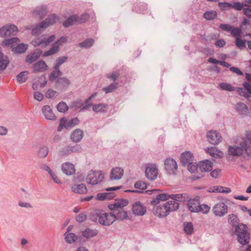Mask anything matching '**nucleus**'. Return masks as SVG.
<instances>
[{"instance_id": "obj_18", "label": "nucleus", "mask_w": 251, "mask_h": 251, "mask_svg": "<svg viewBox=\"0 0 251 251\" xmlns=\"http://www.w3.org/2000/svg\"><path fill=\"white\" fill-rule=\"evenodd\" d=\"M200 203L199 200L198 198L189 200L187 203L189 210L191 212H200Z\"/></svg>"}, {"instance_id": "obj_26", "label": "nucleus", "mask_w": 251, "mask_h": 251, "mask_svg": "<svg viewBox=\"0 0 251 251\" xmlns=\"http://www.w3.org/2000/svg\"><path fill=\"white\" fill-rule=\"evenodd\" d=\"M48 12V11L46 7L41 6L37 7L36 9L33 11L32 14L35 17L42 18L47 14Z\"/></svg>"}, {"instance_id": "obj_28", "label": "nucleus", "mask_w": 251, "mask_h": 251, "mask_svg": "<svg viewBox=\"0 0 251 251\" xmlns=\"http://www.w3.org/2000/svg\"><path fill=\"white\" fill-rule=\"evenodd\" d=\"M208 191L210 193H229L231 192L229 188L224 187L221 186H215L212 187H210Z\"/></svg>"}, {"instance_id": "obj_40", "label": "nucleus", "mask_w": 251, "mask_h": 251, "mask_svg": "<svg viewBox=\"0 0 251 251\" xmlns=\"http://www.w3.org/2000/svg\"><path fill=\"white\" fill-rule=\"evenodd\" d=\"M28 72L27 71H24L20 73L17 76V80L20 83H24L27 79Z\"/></svg>"}, {"instance_id": "obj_16", "label": "nucleus", "mask_w": 251, "mask_h": 251, "mask_svg": "<svg viewBox=\"0 0 251 251\" xmlns=\"http://www.w3.org/2000/svg\"><path fill=\"white\" fill-rule=\"evenodd\" d=\"M124 170L120 167L113 168L110 174V178L111 180H118L122 178L124 176Z\"/></svg>"}, {"instance_id": "obj_62", "label": "nucleus", "mask_w": 251, "mask_h": 251, "mask_svg": "<svg viewBox=\"0 0 251 251\" xmlns=\"http://www.w3.org/2000/svg\"><path fill=\"white\" fill-rule=\"evenodd\" d=\"M236 46L239 49H242L245 47V41L242 40L240 37L236 39Z\"/></svg>"}, {"instance_id": "obj_13", "label": "nucleus", "mask_w": 251, "mask_h": 251, "mask_svg": "<svg viewBox=\"0 0 251 251\" xmlns=\"http://www.w3.org/2000/svg\"><path fill=\"white\" fill-rule=\"evenodd\" d=\"M128 201L124 199L117 200L115 201L114 203L109 204L108 208L113 211L122 210L123 207L127 205Z\"/></svg>"}, {"instance_id": "obj_39", "label": "nucleus", "mask_w": 251, "mask_h": 251, "mask_svg": "<svg viewBox=\"0 0 251 251\" xmlns=\"http://www.w3.org/2000/svg\"><path fill=\"white\" fill-rule=\"evenodd\" d=\"M49 153V149L47 146H41L38 150V156L41 158L46 157Z\"/></svg>"}, {"instance_id": "obj_24", "label": "nucleus", "mask_w": 251, "mask_h": 251, "mask_svg": "<svg viewBox=\"0 0 251 251\" xmlns=\"http://www.w3.org/2000/svg\"><path fill=\"white\" fill-rule=\"evenodd\" d=\"M212 165L211 161L206 160L200 162L199 164V167L201 172H209L212 170L213 167Z\"/></svg>"}, {"instance_id": "obj_33", "label": "nucleus", "mask_w": 251, "mask_h": 251, "mask_svg": "<svg viewBox=\"0 0 251 251\" xmlns=\"http://www.w3.org/2000/svg\"><path fill=\"white\" fill-rule=\"evenodd\" d=\"M113 213L115 214L116 220H124L128 217L127 212L123 209L113 211Z\"/></svg>"}, {"instance_id": "obj_36", "label": "nucleus", "mask_w": 251, "mask_h": 251, "mask_svg": "<svg viewBox=\"0 0 251 251\" xmlns=\"http://www.w3.org/2000/svg\"><path fill=\"white\" fill-rule=\"evenodd\" d=\"M27 47L28 45L27 44L22 43L13 48L12 50L16 53H23L26 51Z\"/></svg>"}, {"instance_id": "obj_12", "label": "nucleus", "mask_w": 251, "mask_h": 251, "mask_svg": "<svg viewBox=\"0 0 251 251\" xmlns=\"http://www.w3.org/2000/svg\"><path fill=\"white\" fill-rule=\"evenodd\" d=\"M82 148L79 145L68 146L63 148L60 151L59 153L61 156H65L70 154L72 153H78L81 152Z\"/></svg>"}, {"instance_id": "obj_58", "label": "nucleus", "mask_w": 251, "mask_h": 251, "mask_svg": "<svg viewBox=\"0 0 251 251\" xmlns=\"http://www.w3.org/2000/svg\"><path fill=\"white\" fill-rule=\"evenodd\" d=\"M244 6H245L244 2L242 3L236 2H234L233 4H231V8L238 11H240L242 9H243Z\"/></svg>"}, {"instance_id": "obj_21", "label": "nucleus", "mask_w": 251, "mask_h": 251, "mask_svg": "<svg viewBox=\"0 0 251 251\" xmlns=\"http://www.w3.org/2000/svg\"><path fill=\"white\" fill-rule=\"evenodd\" d=\"M42 112L45 118L49 120H55L56 116L49 105H45L42 108Z\"/></svg>"}, {"instance_id": "obj_20", "label": "nucleus", "mask_w": 251, "mask_h": 251, "mask_svg": "<svg viewBox=\"0 0 251 251\" xmlns=\"http://www.w3.org/2000/svg\"><path fill=\"white\" fill-rule=\"evenodd\" d=\"M83 136L84 133L83 131L77 128L72 132L70 136V138L73 142L78 143L81 140Z\"/></svg>"}, {"instance_id": "obj_27", "label": "nucleus", "mask_w": 251, "mask_h": 251, "mask_svg": "<svg viewBox=\"0 0 251 251\" xmlns=\"http://www.w3.org/2000/svg\"><path fill=\"white\" fill-rule=\"evenodd\" d=\"M98 232V230L96 229L87 228L82 231V235L85 238L90 239L96 236Z\"/></svg>"}, {"instance_id": "obj_4", "label": "nucleus", "mask_w": 251, "mask_h": 251, "mask_svg": "<svg viewBox=\"0 0 251 251\" xmlns=\"http://www.w3.org/2000/svg\"><path fill=\"white\" fill-rule=\"evenodd\" d=\"M58 20V17L55 14L50 15L48 18L39 25H36L32 29V34L36 35L40 33L43 29L46 28L49 26L55 23Z\"/></svg>"}, {"instance_id": "obj_37", "label": "nucleus", "mask_w": 251, "mask_h": 251, "mask_svg": "<svg viewBox=\"0 0 251 251\" xmlns=\"http://www.w3.org/2000/svg\"><path fill=\"white\" fill-rule=\"evenodd\" d=\"M77 15H73L69 17L64 23L63 25L68 27L77 22Z\"/></svg>"}, {"instance_id": "obj_31", "label": "nucleus", "mask_w": 251, "mask_h": 251, "mask_svg": "<svg viewBox=\"0 0 251 251\" xmlns=\"http://www.w3.org/2000/svg\"><path fill=\"white\" fill-rule=\"evenodd\" d=\"M115 197L113 193H98L97 195L96 199L100 201L108 200L113 199Z\"/></svg>"}, {"instance_id": "obj_34", "label": "nucleus", "mask_w": 251, "mask_h": 251, "mask_svg": "<svg viewBox=\"0 0 251 251\" xmlns=\"http://www.w3.org/2000/svg\"><path fill=\"white\" fill-rule=\"evenodd\" d=\"M64 236L66 242L69 244L74 243L78 239L77 236L71 232H66L64 234Z\"/></svg>"}, {"instance_id": "obj_41", "label": "nucleus", "mask_w": 251, "mask_h": 251, "mask_svg": "<svg viewBox=\"0 0 251 251\" xmlns=\"http://www.w3.org/2000/svg\"><path fill=\"white\" fill-rule=\"evenodd\" d=\"M217 12L214 10L206 11L203 14V17L207 20H212L217 16Z\"/></svg>"}, {"instance_id": "obj_48", "label": "nucleus", "mask_w": 251, "mask_h": 251, "mask_svg": "<svg viewBox=\"0 0 251 251\" xmlns=\"http://www.w3.org/2000/svg\"><path fill=\"white\" fill-rule=\"evenodd\" d=\"M94 42V41L93 39L90 38L79 43V45L81 48H89L93 45Z\"/></svg>"}, {"instance_id": "obj_8", "label": "nucleus", "mask_w": 251, "mask_h": 251, "mask_svg": "<svg viewBox=\"0 0 251 251\" xmlns=\"http://www.w3.org/2000/svg\"><path fill=\"white\" fill-rule=\"evenodd\" d=\"M212 211L215 216L222 217L227 213L228 207L225 203L220 201L213 206Z\"/></svg>"}, {"instance_id": "obj_60", "label": "nucleus", "mask_w": 251, "mask_h": 251, "mask_svg": "<svg viewBox=\"0 0 251 251\" xmlns=\"http://www.w3.org/2000/svg\"><path fill=\"white\" fill-rule=\"evenodd\" d=\"M134 187L136 189L143 190L147 188V184L143 181H138L135 183Z\"/></svg>"}, {"instance_id": "obj_55", "label": "nucleus", "mask_w": 251, "mask_h": 251, "mask_svg": "<svg viewBox=\"0 0 251 251\" xmlns=\"http://www.w3.org/2000/svg\"><path fill=\"white\" fill-rule=\"evenodd\" d=\"M170 198L178 201H182L184 200V197L183 194H171L170 195Z\"/></svg>"}, {"instance_id": "obj_35", "label": "nucleus", "mask_w": 251, "mask_h": 251, "mask_svg": "<svg viewBox=\"0 0 251 251\" xmlns=\"http://www.w3.org/2000/svg\"><path fill=\"white\" fill-rule=\"evenodd\" d=\"M235 109L238 112L243 115L246 114L248 110L246 105L242 102L237 103Z\"/></svg>"}, {"instance_id": "obj_64", "label": "nucleus", "mask_w": 251, "mask_h": 251, "mask_svg": "<svg viewBox=\"0 0 251 251\" xmlns=\"http://www.w3.org/2000/svg\"><path fill=\"white\" fill-rule=\"evenodd\" d=\"M200 212H201L203 214H207L210 209V207L206 204H200Z\"/></svg>"}, {"instance_id": "obj_9", "label": "nucleus", "mask_w": 251, "mask_h": 251, "mask_svg": "<svg viewBox=\"0 0 251 251\" xmlns=\"http://www.w3.org/2000/svg\"><path fill=\"white\" fill-rule=\"evenodd\" d=\"M18 31V27L13 24L6 25L0 28V36L4 37L15 35Z\"/></svg>"}, {"instance_id": "obj_15", "label": "nucleus", "mask_w": 251, "mask_h": 251, "mask_svg": "<svg viewBox=\"0 0 251 251\" xmlns=\"http://www.w3.org/2000/svg\"><path fill=\"white\" fill-rule=\"evenodd\" d=\"M133 213L138 216H143L146 212V207L140 202L137 201L132 204Z\"/></svg>"}, {"instance_id": "obj_52", "label": "nucleus", "mask_w": 251, "mask_h": 251, "mask_svg": "<svg viewBox=\"0 0 251 251\" xmlns=\"http://www.w3.org/2000/svg\"><path fill=\"white\" fill-rule=\"evenodd\" d=\"M90 18V16L88 14L85 13L82 14L80 16H77V22L79 24L85 23Z\"/></svg>"}, {"instance_id": "obj_51", "label": "nucleus", "mask_w": 251, "mask_h": 251, "mask_svg": "<svg viewBox=\"0 0 251 251\" xmlns=\"http://www.w3.org/2000/svg\"><path fill=\"white\" fill-rule=\"evenodd\" d=\"M57 109L58 111L64 113L68 110V107L65 102L62 101L58 103Z\"/></svg>"}, {"instance_id": "obj_57", "label": "nucleus", "mask_w": 251, "mask_h": 251, "mask_svg": "<svg viewBox=\"0 0 251 251\" xmlns=\"http://www.w3.org/2000/svg\"><path fill=\"white\" fill-rule=\"evenodd\" d=\"M57 82L58 84L63 86H68L70 83L69 80L65 77L58 78L57 80Z\"/></svg>"}, {"instance_id": "obj_56", "label": "nucleus", "mask_w": 251, "mask_h": 251, "mask_svg": "<svg viewBox=\"0 0 251 251\" xmlns=\"http://www.w3.org/2000/svg\"><path fill=\"white\" fill-rule=\"evenodd\" d=\"M68 57L67 56H61L59 58H58L56 60V64L55 65L54 67H55L56 69L59 68V67L64 62H66L67 60Z\"/></svg>"}, {"instance_id": "obj_32", "label": "nucleus", "mask_w": 251, "mask_h": 251, "mask_svg": "<svg viewBox=\"0 0 251 251\" xmlns=\"http://www.w3.org/2000/svg\"><path fill=\"white\" fill-rule=\"evenodd\" d=\"M170 198V195L166 193L160 194L157 195L156 199L151 201V203L152 205L158 203L160 201H166Z\"/></svg>"}, {"instance_id": "obj_59", "label": "nucleus", "mask_w": 251, "mask_h": 251, "mask_svg": "<svg viewBox=\"0 0 251 251\" xmlns=\"http://www.w3.org/2000/svg\"><path fill=\"white\" fill-rule=\"evenodd\" d=\"M247 142V147H251V131H247L246 133V138L243 139L242 142Z\"/></svg>"}, {"instance_id": "obj_17", "label": "nucleus", "mask_w": 251, "mask_h": 251, "mask_svg": "<svg viewBox=\"0 0 251 251\" xmlns=\"http://www.w3.org/2000/svg\"><path fill=\"white\" fill-rule=\"evenodd\" d=\"M158 174V170L154 166L148 167L145 171L146 176L151 180H155L157 178Z\"/></svg>"}, {"instance_id": "obj_47", "label": "nucleus", "mask_w": 251, "mask_h": 251, "mask_svg": "<svg viewBox=\"0 0 251 251\" xmlns=\"http://www.w3.org/2000/svg\"><path fill=\"white\" fill-rule=\"evenodd\" d=\"M9 63V61L7 57H2L0 59V71L4 70L8 64Z\"/></svg>"}, {"instance_id": "obj_38", "label": "nucleus", "mask_w": 251, "mask_h": 251, "mask_svg": "<svg viewBox=\"0 0 251 251\" xmlns=\"http://www.w3.org/2000/svg\"><path fill=\"white\" fill-rule=\"evenodd\" d=\"M205 150L207 153H209L212 157H220L221 156V152L215 147L207 148Z\"/></svg>"}, {"instance_id": "obj_42", "label": "nucleus", "mask_w": 251, "mask_h": 251, "mask_svg": "<svg viewBox=\"0 0 251 251\" xmlns=\"http://www.w3.org/2000/svg\"><path fill=\"white\" fill-rule=\"evenodd\" d=\"M54 70L50 74L49 76V79L51 81L55 80L62 75V73L59 68L56 69L55 67H54Z\"/></svg>"}, {"instance_id": "obj_43", "label": "nucleus", "mask_w": 251, "mask_h": 251, "mask_svg": "<svg viewBox=\"0 0 251 251\" xmlns=\"http://www.w3.org/2000/svg\"><path fill=\"white\" fill-rule=\"evenodd\" d=\"M228 223L233 226H236L238 224V218L235 214H230L228 215Z\"/></svg>"}, {"instance_id": "obj_19", "label": "nucleus", "mask_w": 251, "mask_h": 251, "mask_svg": "<svg viewBox=\"0 0 251 251\" xmlns=\"http://www.w3.org/2000/svg\"><path fill=\"white\" fill-rule=\"evenodd\" d=\"M62 170L67 175L70 176L75 172V166L70 162H65L62 165Z\"/></svg>"}, {"instance_id": "obj_2", "label": "nucleus", "mask_w": 251, "mask_h": 251, "mask_svg": "<svg viewBox=\"0 0 251 251\" xmlns=\"http://www.w3.org/2000/svg\"><path fill=\"white\" fill-rule=\"evenodd\" d=\"M240 146H229L228 147L229 154L233 156H251V147H247V142H241Z\"/></svg>"}, {"instance_id": "obj_25", "label": "nucleus", "mask_w": 251, "mask_h": 251, "mask_svg": "<svg viewBox=\"0 0 251 251\" xmlns=\"http://www.w3.org/2000/svg\"><path fill=\"white\" fill-rule=\"evenodd\" d=\"M181 161L184 165L193 162V155L192 153L190 151H185L182 153Z\"/></svg>"}, {"instance_id": "obj_6", "label": "nucleus", "mask_w": 251, "mask_h": 251, "mask_svg": "<svg viewBox=\"0 0 251 251\" xmlns=\"http://www.w3.org/2000/svg\"><path fill=\"white\" fill-rule=\"evenodd\" d=\"M55 39L54 35L48 36L46 35H43L33 39L31 44L34 47H41L45 48L53 42Z\"/></svg>"}, {"instance_id": "obj_61", "label": "nucleus", "mask_w": 251, "mask_h": 251, "mask_svg": "<svg viewBox=\"0 0 251 251\" xmlns=\"http://www.w3.org/2000/svg\"><path fill=\"white\" fill-rule=\"evenodd\" d=\"M187 166L188 170L191 173H194L198 169V166L195 163H190L186 165Z\"/></svg>"}, {"instance_id": "obj_50", "label": "nucleus", "mask_w": 251, "mask_h": 251, "mask_svg": "<svg viewBox=\"0 0 251 251\" xmlns=\"http://www.w3.org/2000/svg\"><path fill=\"white\" fill-rule=\"evenodd\" d=\"M117 86L118 83L117 82L113 83L108 87L103 88L102 90L107 94L114 91L117 88Z\"/></svg>"}, {"instance_id": "obj_46", "label": "nucleus", "mask_w": 251, "mask_h": 251, "mask_svg": "<svg viewBox=\"0 0 251 251\" xmlns=\"http://www.w3.org/2000/svg\"><path fill=\"white\" fill-rule=\"evenodd\" d=\"M184 232L187 234H191L193 232L194 227L192 223H187L184 225Z\"/></svg>"}, {"instance_id": "obj_22", "label": "nucleus", "mask_w": 251, "mask_h": 251, "mask_svg": "<svg viewBox=\"0 0 251 251\" xmlns=\"http://www.w3.org/2000/svg\"><path fill=\"white\" fill-rule=\"evenodd\" d=\"M42 51L40 50H36L33 52L29 53L26 57V61L28 63H31L40 57Z\"/></svg>"}, {"instance_id": "obj_1", "label": "nucleus", "mask_w": 251, "mask_h": 251, "mask_svg": "<svg viewBox=\"0 0 251 251\" xmlns=\"http://www.w3.org/2000/svg\"><path fill=\"white\" fill-rule=\"evenodd\" d=\"M179 204L174 201H170L165 202L163 205H160L154 209V214L159 217L167 216L170 212L176 210Z\"/></svg>"}, {"instance_id": "obj_7", "label": "nucleus", "mask_w": 251, "mask_h": 251, "mask_svg": "<svg viewBox=\"0 0 251 251\" xmlns=\"http://www.w3.org/2000/svg\"><path fill=\"white\" fill-rule=\"evenodd\" d=\"M103 178V175L101 171H90L87 175L86 181L89 184L96 185L101 182Z\"/></svg>"}, {"instance_id": "obj_45", "label": "nucleus", "mask_w": 251, "mask_h": 251, "mask_svg": "<svg viewBox=\"0 0 251 251\" xmlns=\"http://www.w3.org/2000/svg\"><path fill=\"white\" fill-rule=\"evenodd\" d=\"M242 33V31L240 28L234 27L233 26L230 32L231 35L233 37H235L236 39L240 37Z\"/></svg>"}, {"instance_id": "obj_44", "label": "nucleus", "mask_w": 251, "mask_h": 251, "mask_svg": "<svg viewBox=\"0 0 251 251\" xmlns=\"http://www.w3.org/2000/svg\"><path fill=\"white\" fill-rule=\"evenodd\" d=\"M69 121L65 118L61 119L60 121V124L58 127V131H60L63 128L69 127Z\"/></svg>"}, {"instance_id": "obj_11", "label": "nucleus", "mask_w": 251, "mask_h": 251, "mask_svg": "<svg viewBox=\"0 0 251 251\" xmlns=\"http://www.w3.org/2000/svg\"><path fill=\"white\" fill-rule=\"evenodd\" d=\"M165 170L170 175L175 174L177 170L176 161L172 158H167L164 162Z\"/></svg>"}, {"instance_id": "obj_29", "label": "nucleus", "mask_w": 251, "mask_h": 251, "mask_svg": "<svg viewBox=\"0 0 251 251\" xmlns=\"http://www.w3.org/2000/svg\"><path fill=\"white\" fill-rule=\"evenodd\" d=\"M108 105L104 103H99L92 105V110L96 113L106 112L108 110Z\"/></svg>"}, {"instance_id": "obj_49", "label": "nucleus", "mask_w": 251, "mask_h": 251, "mask_svg": "<svg viewBox=\"0 0 251 251\" xmlns=\"http://www.w3.org/2000/svg\"><path fill=\"white\" fill-rule=\"evenodd\" d=\"M220 88L223 90L227 91H233L234 88L229 84L227 83H221L219 84Z\"/></svg>"}, {"instance_id": "obj_63", "label": "nucleus", "mask_w": 251, "mask_h": 251, "mask_svg": "<svg viewBox=\"0 0 251 251\" xmlns=\"http://www.w3.org/2000/svg\"><path fill=\"white\" fill-rule=\"evenodd\" d=\"M218 5L222 10L231 8V4L226 2H220L218 3Z\"/></svg>"}, {"instance_id": "obj_54", "label": "nucleus", "mask_w": 251, "mask_h": 251, "mask_svg": "<svg viewBox=\"0 0 251 251\" xmlns=\"http://www.w3.org/2000/svg\"><path fill=\"white\" fill-rule=\"evenodd\" d=\"M19 41V40L18 38L14 37L6 39L3 41L2 43L5 45H12Z\"/></svg>"}, {"instance_id": "obj_5", "label": "nucleus", "mask_w": 251, "mask_h": 251, "mask_svg": "<svg viewBox=\"0 0 251 251\" xmlns=\"http://www.w3.org/2000/svg\"><path fill=\"white\" fill-rule=\"evenodd\" d=\"M94 214L99 217V223L103 226H109L116 220L115 214L113 213H106L97 210L95 211Z\"/></svg>"}, {"instance_id": "obj_3", "label": "nucleus", "mask_w": 251, "mask_h": 251, "mask_svg": "<svg viewBox=\"0 0 251 251\" xmlns=\"http://www.w3.org/2000/svg\"><path fill=\"white\" fill-rule=\"evenodd\" d=\"M235 234L237 236L238 241L242 245L248 244L250 240V234L248 232L247 226L244 224H240L235 229Z\"/></svg>"}, {"instance_id": "obj_14", "label": "nucleus", "mask_w": 251, "mask_h": 251, "mask_svg": "<svg viewBox=\"0 0 251 251\" xmlns=\"http://www.w3.org/2000/svg\"><path fill=\"white\" fill-rule=\"evenodd\" d=\"M207 138L208 142L213 145L218 144L221 141V136L216 131L211 130L207 134Z\"/></svg>"}, {"instance_id": "obj_53", "label": "nucleus", "mask_w": 251, "mask_h": 251, "mask_svg": "<svg viewBox=\"0 0 251 251\" xmlns=\"http://www.w3.org/2000/svg\"><path fill=\"white\" fill-rule=\"evenodd\" d=\"M58 95L57 92L56 91L52 89H49L45 93V96L48 99H53L55 98Z\"/></svg>"}, {"instance_id": "obj_30", "label": "nucleus", "mask_w": 251, "mask_h": 251, "mask_svg": "<svg viewBox=\"0 0 251 251\" xmlns=\"http://www.w3.org/2000/svg\"><path fill=\"white\" fill-rule=\"evenodd\" d=\"M72 190L74 193L78 194H85L87 191L86 186L83 184H75L72 187Z\"/></svg>"}, {"instance_id": "obj_10", "label": "nucleus", "mask_w": 251, "mask_h": 251, "mask_svg": "<svg viewBox=\"0 0 251 251\" xmlns=\"http://www.w3.org/2000/svg\"><path fill=\"white\" fill-rule=\"evenodd\" d=\"M66 42V38L63 37L60 38L59 40L55 42L54 44H53L51 48H50V50L43 53V56L46 57L56 53L59 50L60 46Z\"/></svg>"}, {"instance_id": "obj_23", "label": "nucleus", "mask_w": 251, "mask_h": 251, "mask_svg": "<svg viewBox=\"0 0 251 251\" xmlns=\"http://www.w3.org/2000/svg\"><path fill=\"white\" fill-rule=\"evenodd\" d=\"M48 68V65L43 60H40L36 62L33 66V72H43L46 71Z\"/></svg>"}]
</instances>
